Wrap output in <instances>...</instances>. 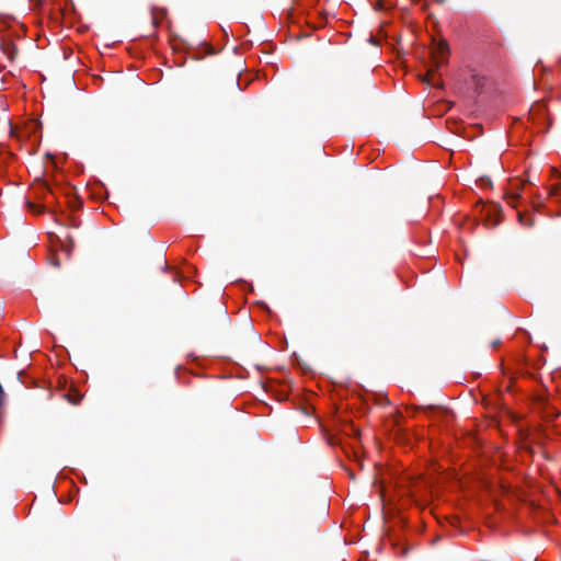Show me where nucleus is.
<instances>
[{"instance_id":"12","label":"nucleus","mask_w":561,"mask_h":561,"mask_svg":"<svg viewBox=\"0 0 561 561\" xmlns=\"http://www.w3.org/2000/svg\"><path fill=\"white\" fill-rule=\"evenodd\" d=\"M434 409H435L434 407H426V408H423V410H424L425 412H431V411H433Z\"/></svg>"},{"instance_id":"14","label":"nucleus","mask_w":561,"mask_h":561,"mask_svg":"<svg viewBox=\"0 0 561 561\" xmlns=\"http://www.w3.org/2000/svg\"><path fill=\"white\" fill-rule=\"evenodd\" d=\"M409 552V549L408 548H403L402 551H401V554L402 556H407Z\"/></svg>"},{"instance_id":"3","label":"nucleus","mask_w":561,"mask_h":561,"mask_svg":"<svg viewBox=\"0 0 561 561\" xmlns=\"http://www.w3.org/2000/svg\"><path fill=\"white\" fill-rule=\"evenodd\" d=\"M33 190L38 198H46L47 195H54L53 190L42 179H38L33 183Z\"/></svg>"},{"instance_id":"5","label":"nucleus","mask_w":561,"mask_h":561,"mask_svg":"<svg viewBox=\"0 0 561 561\" xmlns=\"http://www.w3.org/2000/svg\"><path fill=\"white\" fill-rule=\"evenodd\" d=\"M82 397L83 396L81 393L75 390L66 394L67 400L72 404H79L81 402Z\"/></svg>"},{"instance_id":"18","label":"nucleus","mask_w":561,"mask_h":561,"mask_svg":"<svg viewBox=\"0 0 561 561\" xmlns=\"http://www.w3.org/2000/svg\"><path fill=\"white\" fill-rule=\"evenodd\" d=\"M483 402H484L485 404H488V399H486V397H483Z\"/></svg>"},{"instance_id":"6","label":"nucleus","mask_w":561,"mask_h":561,"mask_svg":"<svg viewBox=\"0 0 561 561\" xmlns=\"http://www.w3.org/2000/svg\"><path fill=\"white\" fill-rule=\"evenodd\" d=\"M478 178L476 180V186L477 187H486L490 183V179L489 176L486 175H483V174H479L478 172H476Z\"/></svg>"},{"instance_id":"9","label":"nucleus","mask_w":561,"mask_h":561,"mask_svg":"<svg viewBox=\"0 0 561 561\" xmlns=\"http://www.w3.org/2000/svg\"><path fill=\"white\" fill-rule=\"evenodd\" d=\"M159 23H160V18H158L156 11L152 10V24H153V26H158Z\"/></svg>"},{"instance_id":"4","label":"nucleus","mask_w":561,"mask_h":561,"mask_svg":"<svg viewBox=\"0 0 561 561\" xmlns=\"http://www.w3.org/2000/svg\"><path fill=\"white\" fill-rule=\"evenodd\" d=\"M423 80L435 88H439L442 85L440 79L436 77V69H430Z\"/></svg>"},{"instance_id":"2","label":"nucleus","mask_w":561,"mask_h":561,"mask_svg":"<svg viewBox=\"0 0 561 561\" xmlns=\"http://www.w3.org/2000/svg\"><path fill=\"white\" fill-rule=\"evenodd\" d=\"M448 54V45L446 42H440L433 51L436 69L439 68L446 60Z\"/></svg>"},{"instance_id":"15","label":"nucleus","mask_w":561,"mask_h":561,"mask_svg":"<svg viewBox=\"0 0 561 561\" xmlns=\"http://www.w3.org/2000/svg\"><path fill=\"white\" fill-rule=\"evenodd\" d=\"M70 203H71L72 208L79 207V205H75L72 202H70ZM78 204H80V203L78 202Z\"/></svg>"},{"instance_id":"16","label":"nucleus","mask_w":561,"mask_h":561,"mask_svg":"<svg viewBox=\"0 0 561 561\" xmlns=\"http://www.w3.org/2000/svg\"><path fill=\"white\" fill-rule=\"evenodd\" d=\"M369 42H370V43H373V44H375V43H376V41L374 39V37H370V38H369Z\"/></svg>"},{"instance_id":"10","label":"nucleus","mask_w":561,"mask_h":561,"mask_svg":"<svg viewBox=\"0 0 561 561\" xmlns=\"http://www.w3.org/2000/svg\"><path fill=\"white\" fill-rule=\"evenodd\" d=\"M473 80H474L476 85H477L478 89H482L483 88V83L481 82V80L477 76H473Z\"/></svg>"},{"instance_id":"7","label":"nucleus","mask_w":561,"mask_h":561,"mask_svg":"<svg viewBox=\"0 0 561 561\" xmlns=\"http://www.w3.org/2000/svg\"><path fill=\"white\" fill-rule=\"evenodd\" d=\"M484 207H485V204H483V206L480 208L479 216L481 217V220L486 226V222H488V220L490 218V210L485 209Z\"/></svg>"},{"instance_id":"13","label":"nucleus","mask_w":561,"mask_h":561,"mask_svg":"<svg viewBox=\"0 0 561 561\" xmlns=\"http://www.w3.org/2000/svg\"><path fill=\"white\" fill-rule=\"evenodd\" d=\"M492 211H493V221H494L495 220V215H496V207H495L494 204H493Z\"/></svg>"},{"instance_id":"17","label":"nucleus","mask_w":561,"mask_h":561,"mask_svg":"<svg viewBox=\"0 0 561 561\" xmlns=\"http://www.w3.org/2000/svg\"><path fill=\"white\" fill-rule=\"evenodd\" d=\"M478 203H480V204L483 203V198L479 197Z\"/></svg>"},{"instance_id":"1","label":"nucleus","mask_w":561,"mask_h":561,"mask_svg":"<svg viewBox=\"0 0 561 561\" xmlns=\"http://www.w3.org/2000/svg\"><path fill=\"white\" fill-rule=\"evenodd\" d=\"M523 186L524 183L519 179H515L511 182V190L510 192L505 193V198L512 207H516V199L519 197V192Z\"/></svg>"},{"instance_id":"8","label":"nucleus","mask_w":561,"mask_h":561,"mask_svg":"<svg viewBox=\"0 0 561 561\" xmlns=\"http://www.w3.org/2000/svg\"><path fill=\"white\" fill-rule=\"evenodd\" d=\"M26 206L30 210L36 213V214H42L44 213V206H37L36 204H34L33 202H30V201H26Z\"/></svg>"},{"instance_id":"11","label":"nucleus","mask_w":561,"mask_h":561,"mask_svg":"<svg viewBox=\"0 0 561 561\" xmlns=\"http://www.w3.org/2000/svg\"><path fill=\"white\" fill-rule=\"evenodd\" d=\"M205 53H206L207 55H213V54H215V50H214V48H213V47H210V46L206 45V46H205Z\"/></svg>"}]
</instances>
